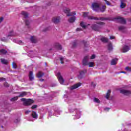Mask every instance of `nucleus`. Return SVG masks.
<instances>
[{
	"label": "nucleus",
	"mask_w": 131,
	"mask_h": 131,
	"mask_svg": "<svg viewBox=\"0 0 131 131\" xmlns=\"http://www.w3.org/2000/svg\"><path fill=\"white\" fill-rule=\"evenodd\" d=\"M43 75V73H41V72H39L37 74V77L38 78H40V77H41Z\"/></svg>",
	"instance_id": "6ab92c4d"
},
{
	"label": "nucleus",
	"mask_w": 131,
	"mask_h": 131,
	"mask_svg": "<svg viewBox=\"0 0 131 131\" xmlns=\"http://www.w3.org/2000/svg\"><path fill=\"white\" fill-rule=\"evenodd\" d=\"M60 60L61 63V64H63V63H64V62H63V60H64V58H62V57H61V58H60Z\"/></svg>",
	"instance_id": "ea45409f"
},
{
	"label": "nucleus",
	"mask_w": 131,
	"mask_h": 131,
	"mask_svg": "<svg viewBox=\"0 0 131 131\" xmlns=\"http://www.w3.org/2000/svg\"><path fill=\"white\" fill-rule=\"evenodd\" d=\"M14 42H16L17 43H19V45H23V42L21 40L18 41L16 39H13Z\"/></svg>",
	"instance_id": "412c9836"
},
{
	"label": "nucleus",
	"mask_w": 131,
	"mask_h": 131,
	"mask_svg": "<svg viewBox=\"0 0 131 131\" xmlns=\"http://www.w3.org/2000/svg\"><path fill=\"white\" fill-rule=\"evenodd\" d=\"M113 49V48L112 47V44L110 43L108 45V51H112V50Z\"/></svg>",
	"instance_id": "cd10ccee"
},
{
	"label": "nucleus",
	"mask_w": 131,
	"mask_h": 131,
	"mask_svg": "<svg viewBox=\"0 0 131 131\" xmlns=\"http://www.w3.org/2000/svg\"><path fill=\"white\" fill-rule=\"evenodd\" d=\"M21 14L23 15V16H24L25 18H27L28 17V14L26 12L23 11Z\"/></svg>",
	"instance_id": "a878e982"
},
{
	"label": "nucleus",
	"mask_w": 131,
	"mask_h": 131,
	"mask_svg": "<svg viewBox=\"0 0 131 131\" xmlns=\"http://www.w3.org/2000/svg\"><path fill=\"white\" fill-rule=\"evenodd\" d=\"M4 85L5 86H9V84H8V83H5Z\"/></svg>",
	"instance_id": "09e8293b"
},
{
	"label": "nucleus",
	"mask_w": 131,
	"mask_h": 131,
	"mask_svg": "<svg viewBox=\"0 0 131 131\" xmlns=\"http://www.w3.org/2000/svg\"><path fill=\"white\" fill-rule=\"evenodd\" d=\"M3 20H4V18L1 17L0 18V23H2V22H3Z\"/></svg>",
	"instance_id": "c03bdc74"
},
{
	"label": "nucleus",
	"mask_w": 131,
	"mask_h": 131,
	"mask_svg": "<svg viewBox=\"0 0 131 131\" xmlns=\"http://www.w3.org/2000/svg\"><path fill=\"white\" fill-rule=\"evenodd\" d=\"M40 81H43V79H40Z\"/></svg>",
	"instance_id": "603ef678"
},
{
	"label": "nucleus",
	"mask_w": 131,
	"mask_h": 131,
	"mask_svg": "<svg viewBox=\"0 0 131 131\" xmlns=\"http://www.w3.org/2000/svg\"><path fill=\"white\" fill-rule=\"evenodd\" d=\"M56 75L57 77V78L58 79L60 83L61 84H64V82H65V81L64 80V79H63L62 76H61V73H57Z\"/></svg>",
	"instance_id": "6e6552de"
},
{
	"label": "nucleus",
	"mask_w": 131,
	"mask_h": 131,
	"mask_svg": "<svg viewBox=\"0 0 131 131\" xmlns=\"http://www.w3.org/2000/svg\"><path fill=\"white\" fill-rule=\"evenodd\" d=\"M52 22H54L55 24H57L60 22V17H54L52 19Z\"/></svg>",
	"instance_id": "f8f14e48"
},
{
	"label": "nucleus",
	"mask_w": 131,
	"mask_h": 131,
	"mask_svg": "<svg viewBox=\"0 0 131 131\" xmlns=\"http://www.w3.org/2000/svg\"><path fill=\"white\" fill-rule=\"evenodd\" d=\"M120 93H121V94H123V95H125L126 96H130L131 95V91L125 90H121L120 91Z\"/></svg>",
	"instance_id": "1a4fd4ad"
},
{
	"label": "nucleus",
	"mask_w": 131,
	"mask_h": 131,
	"mask_svg": "<svg viewBox=\"0 0 131 131\" xmlns=\"http://www.w3.org/2000/svg\"><path fill=\"white\" fill-rule=\"evenodd\" d=\"M80 27H82V28H86V25H85V24H84V23L83 22H81L80 24Z\"/></svg>",
	"instance_id": "393cba45"
},
{
	"label": "nucleus",
	"mask_w": 131,
	"mask_h": 131,
	"mask_svg": "<svg viewBox=\"0 0 131 131\" xmlns=\"http://www.w3.org/2000/svg\"><path fill=\"white\" fill-rule=\"evenodd\" d=\"M29 77L30 80H31V81L33 80L34 78L33 77V72L31 71L29 72Z\"/></svg>",
	"instance_id": "4468645a"
},
{
	"label": "nucleus",
	"mask_w": 131,
	"mask_h": 131,
	"mask_svg": "<svg viewBox=\"0 0 131 131\" xmlns=\"http://www.w3.org/2000/svg\"><path fill=\"white\" fill-rule=\"evenodd\" d=\"M124 28H125L124 27H123V26L119 27V30H120V31L123 30V29H124Z\"/></svg>",
	"instance_id": "72a5a7b5"
},
{
	"label": "nucleus",
	"mask_w": 131,
	"mask_h": 131,
	"mask_svg": "<svg viewBox=\"0 0 131 131\" xmlns=\"http://www.w3.org/2000/svg\"><path fill=\"white\" fill-rule=\"evenodd\" d=\"M104 2H105V4H106V5L107 6H110V3L109 2H108L107 0H104Z\"/></svg>",
	"instance_id": "c9c22d12"
},
{
	"label": "nucleus",
	"mask_w": 131,
	"mask_h": 131,
	"mask_svg": "<svg viewBox=\"0 0 131 131\" xmlns=\"http://www.w3.org/2000/svg\"><path fill=\"white\" fill-rule=\"evenodd\" d=\"M16 100H18V96H16L11 99V101L12 102H14V101H16Z\"/></svg>",
	"instance_id": "c85d7f7f"
},
{
	"label": "nucleus",
	"mask_w": 131,
	"mask_h": 131,
	"mask_svg": "<svg viewBox=\"0 0 131 131\" xmlns=\"http://www.w3.org/2000/svg\"><path fill=\"white\" fill-rule=\"evenodd\" d=\"M28 113H30V111H26V114H28Z\"/></svg>",
	"instance_id": "de8ad7c7"
},
{
	"label": "nucleus",
	"mask_w": 131,
	"mask_h": 131,
	"mask_svg": "<svg viewBox=\"0 0 131 131\" xmlns=\"http://www.w3.org/2000/svg\"><path fill=\"white\" fill-rule=\"evenodd\" d=\"M88 61H89V56H85L82 60L83 65H84V66L88 65L89 67H94V66H95V63H94V62H88Z\"/></svg>",
	"instance_id": "f03ea898"
},
{
	"label": "nucleus",
	"mask_w": 131,
	"mask_h": 131,
	"mask_svg": "<svg viewBox=\"0 0 131 131\" xmlns=\"http://www.w3.org/2000/svg\"><path fill=\"white\" fill-rule=\"evenodd\" d=\"M101 40L103 42H107V41H108V38L103 37L101 38Z\"/></svg>",
	"instance_id": "b1692460"
},
{
	"label": "nucleus",
	"mask_w": 131,
	"mask_h": 131,
	"mask_svg": "<svg viewBox=\"0 0 131 131\" xmlns=\"http://www.w3.org/2000/svg\"><path fill=\"white\" fill-rule=\"evenodd\" d=\"M26 95H27V93L25 92H23L20 94L19 97H24L25 96H26Z\"/></svg>",
	"instance_id": "bb28decb"
},
{
	"label": "nucleus",
	"mask_w": 131,
	"mask_h": 131,
	"mask_svg": "<svg viewBox=\"0 0 131 131\" xmlns=\"http://www.w3.org/2000/svg\"><path fill=\"white\" fill-rule=\"evenodd\" d=\"M86 72V70H84V71H82L80 73V75H82V74H84Z\"/></svg>",
	"instance_id": "f704fd0d"
},
{
	"label": "nucleus",
	"mask_w": 131,
	"mask_h": 131,
	"mask_svg": "<svg viewBox=\"0 0 131 131\" xmlns=\"http://www.w3.org/2000/svg\"><path fill=\"white\" fill-rule=\"evenodd\" d=\"M57 48L59 50H62V46H61L60 45H58Z\"/></svg>",
	"instance_id": "58836bf2"
},
{
	"label": "nucleus",
	"mask_w": 131,
	"mask_h": 131,
	"mask_svg": "<svg viewBox=\"0 0 131 131\" xmlns=\"http://www.w3.org/2000/svg\"><path fill=\"white\" fill-rule=\"evenodd\" d=\"M12 66H13V68H14L15 69L17 68V64L15 62H13Z\"/></svg>",
	"instance_id": "473e14b6"
},
{
	"label": "nucleus",
	"mask_w": 131,
	"mask_h": 131,
	"mask_svg": "<svg viewBox=\"0 0 131 131\" xmlns=\"http://www.w3.org/2000/svg\"><path fill=\"white\" fill-rule=\"evenodd\" d=\"M124 7H125V4L122 2H121V5H120V8H121L122 9H123V8H124Z\"/></svg>",
	"instance_id": "2f4dec72"
},
{
	"label": "nucleus",
	"mask_w": 131,
	"mask_h": 131,
	"mask_svg": "<svg viewBox=\"0 0 131 131\" xmlns=\"http://www.w3.org/2000/svg\"><path fill=\"white\" fill-rule=\"evenodd\" d=\"M4 80H6V79L4 78H0V81H4Z\"/></svg>",
	"instance_id": "37998d69"
},
{
	"label": "nucleus",
	"mask_w": 131,
	"mask_h": 131,
	"mask_svg": "<svg viewBox=\"0 0 131 131\" xmlns=\"http://www.w3.org/2000/svg\"><path fill=\"white\" fill-rule=\"evenodd\" d=\"M64 12L67 14V16H68V17H69V16H74L76 15V13L74 12L70 13V9L69 8H66L64 10Z\"/></svg>",
	"instance_id": "423d86ee"
},
{
	"label": "nucleus",
	"mask_w": 131,
	"mask_h": 131,
	"mask_svg": "<svg viewBox=\"0 0 131 131\" xmlns=\"http://www.w3.org/2000/svg\"><path fill=\"white\" fill-rule=\"evenodd\" d=\"M104 110H109V108H105V109H104Z\"/></svg>",
	"instance_id": "3c124183"
},
{
	"label": "nucleus",
	"mask_w": 131,
	"mask_h": 131,
	"mask_svg": "<svg viewBox=\"0 0 131 131\" xmlns=\"http://www.w3.org/2000/svg\"><path fill=\"white\" fill-rule=\"evenodd\" d=\"M32 116L33 118H37V114L35 112H33L32 113Z\"/></svg>",
	"instance_id": "5701e85b"
},
{
	"label": "nucleus",
	"mask_w": 131,
	"mask_h": 131,
	"mask_svg": "<svg viewBox=\"0 0 131 131\" xmlns=\"http://www.w3.org/2000/svg\"><path fill=\"white\" fill-rule=\"evenodd\" d=\"M125 70H126V71H129V72H131V68H129L128 67H126L125 68Z\"/></svg>",
	"instance_id": "7c9ffc66"
},
{
	"label": "nucleus",
	"mask_w": 131,
	"mask_h": 131,
	"mask_svg": "<svg viewBox=\"0 0 131 131\" xmlns=\"http://www.w3.org/2000/svg\"><path fill=\"white\" fill-rule=\"evenodd\" d=\"M117 61H118V59L117 58L113 59L111 62V65H116V63L117 62Z\"/></svg>",
	"instance_id": "2eb2a0df"
},
{
	"label": "nucleus",
	"mask_w": 131,
	"mask_h": 131,
	"mask_svg": "<svg viewBox=\"0 0 131 131\" xmlns=\"http://www.w3.org/2000/svg\"><path fill=\"white\" fill-rule=\"evenodd\" d=\"M114 38H115L114 36H110V39H114Z\"/></svg>",
	"instance_id": "49530a36"
},
{
	"label": "nucleus",
	"mask_w": 131,
	"mask_h": 131,
	"mask_svg": "<svg viewBox=\"0 0 131 131\" xmlns=\"http://www.w3.org/2000/svg\"><path fill=\"white\" fill-rule=\"evenodd\" d=\"M37 107V105H34L32 106V109H35Z\"/></svg>",
	"instance_id": "a19ab883"
},
{
	"label": "nucleus",
	"mask_w": 131,
	"mask_h": 131,
	"mask_svg": "<svg viewBox=\"0 0 131 131\" xmlns=\"http://www.w3.org/2000/svg\"><path fill=\"white\" fill-rule=\"evenodd\" d=\"M110 94H111V91L108 90L107 93H106V95L105 96V98L106 99H109V97H110Z\"/></svg>",
	"instance_id": "aec40b11"
},
{
	"label": "nucleus",
	"mask_w": 131,
	"mask_h": 131,
	"mask_svg": "<svg viewBox=\"0 0 131 131\" xmlns=\"http://www.w3.org/2000/svg\"><path fill=\"white\" fill-rule=\"evenodd\" d=\"M83 17L85 18L88 17V19H90L91 20H103L102 18H97L94 16H89V13L88 12H83Z\"/></svg>",
	"instance_id": "7ed1b4c3"
},
{
	"label": "nucleus",
	"mask_w": 131,
	"mask_h": 131,
	"mask_svg": "<svg viewBox=\"0 0 131 131\" xmlns=\"http://www.w3.org/2000/svg\"><path fill=\"white\" fill-rule=\"evenodd\" d=\"M26 25H29V21L26 20L25 21Z\"/></svg>",
	"instance_id": "79ce46f5"
},
{
	"label": "nucleus",
	"mask_w": 131,
	"mask_h": 131,
	"mask_svg": "<svg viewBox=\"0 0 131 131\" xmlns=\"http://www.w3.org/2000/svg\"><path fill=\"white\" fill-rule=\"evenodd\" d=\"M7 51L5 49H1L0 50V55H5V54H7Z\"/></svg>",
	"instance_id": "dca6fc26"
},
{
	"label": "nucleus",
	"mask_w": 131,
	"mask_h": 131,
	"mask_svg": "<svg viewBox=\"0 0 131 131\" xmlns=\"http://www.w3.org/2000/svg\"><path fill=\"white\" fill-rule=\"evenodd\" d=\"M30 39L31 41H32V42H33V43H35V42H36V39L35 38V37L32 36Z\"/></svg>",
	"instance_id": "a211bd4d"
},
{
	"label": "nucleus",
	"mask_w": 131,
	"mask_h": 131,
	"mask_svg": "<svg viewBox=\"0 0 131 131\" xmlns=\"http://www.w3.org/2000/svg\"><path fill=\"white\" fill-rule=\"evenodd\" d=\"M1 60V62H2V63H3V64H8V63H9L8 60H7L5 59L2 58Z\"/></svg>",
	"instance_id": "4be33fe9"
},
{
	"label": "nucleus",
	"mask_w": 131,
	"mask_h": 131,
	"mask_svg": "<svg viewBox=\"0 0 131 131\" xmlns=\"http://www.w3.org/2000/svg\"><path fill=\"white\" fill-rule=\"evenodd\" d=\"M115 21L121 23L122 24H125V19L120 16H117L115 18Z\"/></svg>",
	"instance_id": "0eeeda50"
},
{
	"label": "nucleus",
	"mask_w": 131,
	"mask_h": 131,
	"mask_svg": "<svg viewBox=\"0 0 131 131\" xmlns=\"http://www.w3.org/2000/svg\"><path fill=\"white\" fill-rule=\"evenodd\" d=\"M81 85V83H78L75 85H73L71 87V90H75V89H77V88H79Z\"/></svg>",
	"instance_id": "9b49d317"
},
{
	"label": "nucleus",
	"mask_w": 131,
	"mask_h": 131,
	"mask_svg": "<svg viewBox=\"0 0 131 131\" xmlns=\"http://www.w3.org/2000/svg\"><path fill=\"white\" fill-rule=\"evenodd\" d=\"M92 9L96 12H104L106 10V5L102 6L98 3H93L92 4Z\"/></svg>",
	"instance_id": "f257e3e1"
},
{
	"label": "nucleus",
	"mask_w": 131,
	"mask_h": 131,
	"mask_svg": "<svg viewBox=\"0 0 131 131\" xmlns=\"http://www.w3.org/2000/svg\"><path fill=\"white\" fill-rule=\"evenodd\" d=\"M129 51V47L128 46H124L122 49V53H126Z\"/></svg>",
	"instance_id": "9d476101"
},
{
	"label": "nucleus",
	"mask_w": 131,
	"mask_h": 131,
	"mask_svg": "<svg viewBox=\"0 0 131 131\" xmlns=\"http://www.w3.org/2000/svg\"><path fill=\"white\" fill-rule=\"evenodd\" d=\"M76 118H74V119H79V118H80V112L78 110L76 111Z\"/></svg>",
	"instance_id": "ddd939ff"
},
{
	"label": "nucleus",
	"mask_w": 131,
	"mask_h": 131,
	"mask_svg": "<svg viewBox=\"0 0 131 131\" xmlns=\"http://www.w3.org/2000/svg\"><path fill=\"white\" fill-rule=\"evenodd\" d=\"M77 31H80L81 30V28H78L76 29Z\"/></svg>",
	"instance_id": "a18cd8bd"
},
{
	"label": "nucleus",
	"mask_w": 131,
	"mask_h": 131,
	"mask_svg": "<svg viewBox=\"0 0 131 131\" xmlns=\"http://www.w3.org/2000/svg\"><path fill=\"white\" fill-rule=\"evenodd\" d=\"M94 102L95 103H100V100L97 98H94Z\"/></svg>",
	"instance_id": "c756f323"
},
{
	"label": "nucleus",
	"mask_w": 131,
	"mask_h": 131,
	"mask_svg": "<svg viewBox=\"0 0 131 131\" xmlns=\"http://www.w3.org/2000/svg\"><path fill=\"white\" fill-rule=\"evenodd\" d=\"M14 35H15V34H14V32H12L11 33V34H9V35H8V37L9 36H14Z\"/></svg>",
	"instance_id": "e433bc0d"
},
{
	"label": "nucleus",
	"mask_w": 131,
	"mask_h": 131,
	"mask_svg": "<svg viewBox=\"0 0 131 131\" xmlns=\"http://www.w3.org/2000/svg\"><path fill=\"white\" fill-rule=\"evenodd\" d=\"M104 23L103 22H99L98 25H93L92 27V29H93V30H95V31H99V30H100V26L102 25H104Z\"/></svg>",
	"instance_id": "20e7f679"
},
{
	"label": "nucleus",
	"mask_w": 131,
	"mask_h": 131,
	"mask_svg": "<svg viewBox=\"0 0 131 131\" xmlns=\"http://www.w3.org/2000/svg\"><path fill=\"white\" fill-rule=\"evenodd\" d=\"M120 73H125V72H123V71H121L120 72Z\"/></svg>",
	"instance_id": "8fccbe9b"
},
{
	"label": "nucleus",
	"mask_w": 131,
	"mask_h": 131,
	"mask_svg": "<svg viewBox=\"0 0 131 131\" xmlns=\"http://www.w3.org/2000/svg\"><path fill=\"white\" fill-rule=\"evenodd\" d=\"M75 16H73L69 19V21L70 22V23H73V22L75 21Z\"/></svg>",
	"instance_id": "f3484780"
},
{
	"label": "nucleus",
	"mask_w": 131,
	"mask_h": 131,
	"mask_svg": "<svg viewBox=\"0 0 131 131\" xmlns=\"http://www.w3.org/2000/svg\"><path fill=\"white\" fill-rule=\"evenodd\" d=\"M21 101H23V102H24V105H25V106H28L29 105H31V104L33 103V100L30 99H26L25 98H22Z\"/></svg>",
	"instance_id": "39448f33"
},
{
	"label": "nucleus",
	"mask_w": 131,
	"mask_h": 131,
	"mask_svg": "<svg viewBox=\"0 0 131 131\" xmlns=\"http://www.w3.org/2000/svg\"><path fill=\"white\" fill-rule=\"evenodd\" d=\"M95 58H96V55H95V54H93L92 55L90 59H95Z\"/></svg>",
	"instance_id": "4c0bfd02"
}]
</instances>
